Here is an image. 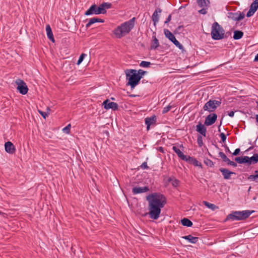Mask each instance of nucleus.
I'll return each mask as SVG.
<instances>
[{
  "mask_svg": "<svg viewBox=\"0 0 258 258\" xmlns=\"http://www.w3.org/2000/svg\"><path fill=\"white\" fill-rule=\"evenodd\" d=\"M39 112L43 116V117L45 119L48 116V113H46L45 112H43L42 111H39Z\"/></svg>",
  "mask_w": 258,
  "mask_h": 258,
  "instance_id": "8fccbe9b",
  "label": "nucleus"
},
{
  "mask_svg": "<svg viewBox=\"0 0 258 258\" xmlns=\"http://www.w3.org/2000/svg\"><path fill=\"white\" fill-rule=\"evenodd\" d=\"M220 125H221V124L219 125V127H218V132H220Z\"/></svg>",
  "mask_w": 258,
  "mask_h": 258,
  "instance_id": "e2e57ef3",
  "label": "nucleus"
},
{
  "mask_svg": "<svg viewBox=\"0 0 258 258\" xmlns=\"http://www.w3.org/2000/svg\"><path fill=\"white\" fill-rule=\"evenodd\" d=\"M151 64L150 62L146 61H142L140 64V66L144 68H147L150 66Z\"/></svg>",
  "mask_w": 258,
  "mask_h": 258,
  "instance_id": "58836bf2",
  "label": "nucleus"
},
{
  "mask_svg": "<svg viewBox=\"0 0 258 258\" xmlns=\"http://www.w3.org/2000/svg\"><path fill=\"white\" fill-rule=\"evenodd\" d=\"M149 190V188L148 186L144 187H138L136 186L133 188L132 192L133 194L136 195L138 194L143 193L147 192Z\"/></svg>",
  "mask_w": 258,
  "mask_h": 258,
  "instance_id": "2eb2a0df",
  "label": "nucleus"
},
{
  "mask_svg": "<svg viewBox=\"0 0 258 258\" xmlns=\"http://www.w3.org/2000/svg\"><path fill=\"white\" fill-rule=\"evenodd\" d=\"M185 161L188 162L189 163L194 165L195 166H199L202 167V164L200 163L196 158L190 157L187 156L186 160Z\"/></svg>",
  "mask_w": 258,
  "mask_h": 258,
  "instance_id": "f3484780",
  "label": "nucleus"
},
{
  "mask_svg": "<svg viewBox=\"0 0 258 258\" xmlns=\"http://www.w3.org/2000/svg\"><path fill=\"white\" fill-rule=\"evenodd\" d=\"M103 105L105 109H112L115 111L118 109V105L116 103L110 102L108 99L104 100L103 102Z\"/></svg>",
  "mask_w": 258,
  "mask_h": 258,
  "instance_id": "9d476101",
  "label": "nucleus"
},
{
  "mask_svg": "<svg viewBox=\"0 0 258 258\" xmlns=\"http://www.w3.org/2000/svg\"><path fill=\"white\" fill-rule=\"evenodd\" d=\"M196 131L204 137L206 136L207 128L204 124L199 122L196 126Z\"/></svg>",
  "mask_w": 258,
  "mask_h": 258,
  "instance_id": "f8f14e48",
  "label": "nucleus"
},
{
  "mask_svg": "<svg viewBox=\"0 0 258 258\" xmlns=\"http://www.w3.org/2000/svg\"><path fill=\"white\" fill-rule=\"evenodd\" d=\"M253 212H254L253 211L249 210L233 211L227 216L224 221L226 222L229 220L239 221L245 220Z\"/></svg>",
  "mask_w": 258,
  "mask_h": 258,
  "instance_id": "7ed1b4c3",
  "label": "nucleus"
},
{
  "mask_svg": "<svg viewBox=\"0 0 258 258\" xmlns=\"http://www.w3.org/2000/svg\"><path fill=\"white\" fill-rule=\"evenodd\" d=\"M204 163L208 166L213 167L214 166V163L212 160L208 158H206L204 160Z\"/></svg>",
  "mask_w": 258,
  "mask_h": 258,
  "instance_id": "e433bc0d",
  "label": "nucleus"
},
{
  "mask_svg": "<svg viewBox=\"0 0 258 258\" xmlns=\"http://www.w3.org/2000/svg\"><path fill=\"white\" fill-rule=\"evenodd\" d=\"M256 103L257 107H258V101H256Z\"/></svg>",
  "mask_w": 258,
  "mask_h": 258,
  "instance_id": "0e129e2a",
  "label": "nucleus"
},
{
  "mask_svg": "<svg viewBox=\"0 0 258 258\" xmlns=\"http://www.w3.org/2000/svg\"><path fill=\"white\" fill-rule=\"evenodd\" d=\"M182 238L193 244L196 243L199 239V237L192 236L191 235L184 236Z\"/></svg>",
  "mask_w": 258,
  "mask_h": 258,
  "instance_id": "412c9836",
  "label": "nucleus"
},
{
  "mask_svg": "<svg viewBox=\"0 0 258 258\" xmlns=\"http://www.w3.org/2000/svg\"><path fill=\"white\" fill-rule=\"evenodd\" d=\"M157 120V118L155 115H153L151 117H148L145 118V123L147 125V130H149L150 126L152 124H154L156 123Z\"/></svg>",
  "mask_w": 258,
  "mask_h": 258,
  "instance_id": "ddd939ff",
  "label": "nucleus"
},
{
  "mask_svg": "<svg viewBox=\"0 0 258 258\" xmlns=\"http://www.w3.org/2000/svg\"><path fill=\"white\" fill-rule=\"evenodd\" d=\"M255 119H256V122L258 123V114H256L255 115Z\"/></svg>",
  "mask_w": 258,
  "mask_h": 258,
  "instance_id": "4d7b16f0",
  "label": "nucleus"
},
{
  "mask_svg": "<svg viewBox=\"0 0 258 258\" xmlns=\"http://www.w3.org/2000/svg\"><path fill=\"white\" fill-rule=\"evenodd\" d=\"M248 156L237 157L235 158V161L239 164L247 163Z\"/></svg>",
  "mask_w": 258,
  "mask_h": 258,
  "instance_id": "393cba45",
  "label": "nucleus"
},
{
  "mask_svg": "<svg viewBox=\"0 0 258 258\" xmlns=\"http://www.w3.org/2000/svg\"><path fill=\"white\" fill-rule=\"evenodd\" d=\"M255 12L254 11H253L252 10H251V9H249V10H248V11L247 12V14H246V17H250L251 16H252L254 13Z\"/></svg>",
  "mask_w": 258,
  "mask_h": 258,
  "instance_id": "49530a36",
  "label": "nucleus"
},
{
  "mask_svg": "<svg viewBox=\"0 0 258 258\" xmlns=\"http://www.w3.org/2000/svg\"><path fill=\"white\" fill-rule=\"evenodd\" d=\"M159 45V41L156 36H153V40L151 45V49H156Z\"/></svg>",
  "mask_w": 258,
  "mask_h": 258,
  "instance_id": "c85d7f7f",
  "label": "nucleus"
},
{
  "mask_svg": "<svg viewBox=\"0 0 258 258\" xmlns=\"http://www.w3.org/2000/svg\"><path fill=\"white\" fill-rule=\"evenodd\" d=\"M247 179L250 181H255L258 183V170L254 171V174L250 175Z\"/></svg>",
  "mask_w": 258,
  "mask_h": 258,
  "instance_id": "cd10ccee",
  "label": "nucleus"
},
{
  "mask_svg": "<svg viewBox=\"0 0 258 258\" xmlns=\"http://www.w3.org/2000/svg\"><path fill=\"white\" fill-rule=\"evenodd\" d=\"M207 9H208V7L203 8L201 10H199L198 11V12L200 14L205 15L207 13Z\"/></svg>",
  "mask_w": 258,
  "mask_h": 258,
  "instance_id": "c03bdc74",
  "label": "nucleus"
},
{
  "mask_svg": "<svg viewBox=\"0 0 258 258\" xmlns=\"http://www.w3.org/2000/svg\"><path fill=\"white\" fill-rule=\"evenodd\" d=\"M237 13L238 21H240L244 18L245 14L243 12H238Z\"/></svg>",
  "mask_w": 258,
  "mask_h": 258,
  "instance_id": "a19ab883",
  "label": "nucleus"
},
{
  "mask_svg": "<svg viewBox=\"0 0 258 258\" xmlns=\"http://www.w3.org/2000/svg\"><path fill=\"white\" fill-rule=\"evenodd\" d=\"M258 162V154H254L252 157H249L247 163L249 165L254 164Z\"/></svg>",
  "mask_w": 258,
  "mask_h": 258,
  "instance_id": "b1692460",
  "label": "nucleus"
},
{
  "mask_svg": "<svg viewBox=\"0 0 258 258\" xmlns=\"http://www.w3.org/2000/svg\"><path fill=\"white\" fill-rule=\"evenodd\" d=\"M224 32L223 28L217 22L212 24L211 35L213 40H219L227 38V33L225 34Z\"/></svg>",
  "mask_w": 258,
  "mask_h": 258,
  "instance_id": "20e7f679",
  "label": "nucleus"
},
{
  "mask_svg": "<svg viewBox=\"0 0 258 258\" xmlns=\"http://www.w3.org/2000/svg\"><path fill=\"white\" fill-rule=\"evenodd\" d=\"M227 164L228 165H231L233 167H236L237 166V164L236 163H235L233 161H231L230 160H229L228 161V162L227 163Z\"/></svg>",
  "mask_w": 258,
  "mask_h": 258,
  "instance_id": "de8ad7c7",
  "label": "nucleus"
},
{
  "mask_svg": "<svg viewBox=\"0 0 258 258\" xmlns=\"http://www.w3.org/2000/svg\"><path fill=\"white\" fill-rule=\"evenodd\" d=\"M182 27H183V26H178V28H177V30H180V29H181V28H182Z\"/></svg>",
  "mask_w": 258,
  "mask_h": 258,
  "instance_id": "bf43d9fd",
  "label": "nucleus"
},
{
  "mask_svg": "<svg viewBox=\"0 0 258 258\" xmlns=\"http://www.w3.org/2000/svg\"><path fill=\"white\" fill-rule=\"evenodd\" d=\"M126 79L128 80L127 86H130L131 89H134L139 83V77L136 74V70L130 69L125 71Z\"/></svg>",
  "mask_w": 258,
  "mask_h": 258,
  "instance_id": "39448f33",
  "label": "nucleus"
},
{
  "mask_svg": "<svg viewBox=\"0 0 258 258\" xmlns=\"http://www.w3.org/2000/svg\"><path fill=\"white\" fill-rule=\"evenodd\" d=\"M249 9L255 12L258 9V0H254L250 5Z\"/></svg>",
  "mask_w": 258,
  "mask_h": 258,
  "instance_id": "473e14b6",
  "label": "nucleus"
},
{
  "mask_svg": "<svg viewBox=\"0 0 258 258\" xmlns=\"http://www.w3.org/2000/svg\"><path fill=\"white\" fill-rule=\"evenodd\" d=\"M198 6L201 8L208 7L210 3L209 0H196Z\"/></svg>",
  "mask_w": 258,
  "mask_h": 258,
  "instance_id": "5701e85b",
  "label": "nucleus"
},
{
  "mask_svg": "<svg viewBox=\"0 0 258 258\" xmlns=\"http://www.w3.org/2000/svg\"><path fill=\"white\" fill-rule=\"evenodd\" d=\"M220 137L221 139V142L222 143H224L226 141V136L224 134V133H221L220 134Z\"/></svg>",
  "mask_w": 258,
  "mask_h": 258,
  "instance_id": "a18cd8bd",
  "label": "nucleus"
},
{
  "mask_svg": "<svg viewBox=\"0 0 258 258\" xmlns=\"http://www.w3.org/2000/svg\"><path fill=\"white\" fill-rule=\"evenodd\" d=\"M225 149H226V151L230 153H231V152H230L229 148L228 147V146H226L225 147Z\"/></svg>",
  "mask_w": 258,
  "mask_h": 258,
  "instance_id": "6e6d98bb",
  "label": "nucleus"
},
{
  "mask_svg": "<svg viewBox=\"0 0 258 258\" xmlns=\"http://www.w3.org/2000/svg\"><path fill=\"white\" fill-rule=\"evenodd\" d=\"M147 73V72L146 71H144L143 70H141V69H140L138 71L136 70V74L137 75V76L138 77H139V79L140 80L142 78L143 76L145 75Z\"/></svg>",
  "mask_w": 258,
  "mask_h": 258,
  "instance_id": "72a5a7b5",
  "label": "nucleus"
},
{
  "mask_svg": "<svg viewBox=\"0 0 258 258\" xmlns=\"http://www.w3.org/2000/svg\"><path fill=\"white\" fill-rule=\"evenodd\" d=\"M171 107L172 106L170 105H168V106L164 107L162 112V114H165L168 112L171 109Z\"/></svg>",
  "mask_w": 258,
  "mask_h": 258,
  "instance_id": "79ce46f5",
  "label": "nucleus"
},
{
  "mask_svg": "<svg viewBox=\"0 0 258 258\" xmlns=\"http://www.w3.org/2000/svg\"><path fill=\"white\" fill-rule=\"evenodd\" d=\"M172 150L174 151L175 153H176L178 157L181 158L183 160H186L187 156L183 154V153L176 146H173L172 147Z\"/></svg>",
  "mask_w": 258,
  "mask_h": 258,
  "instance_id": "aec40b11",
  "label": "nucleus"
},
{
  "mask_svg": "<svg viewBox=\"0 0 258 258\" xmlns=\"http://www.w3.org/2000/svg\"><path fill=\"white\" fill-rule=\"evenodd\" d=\"M253 148V146H251V147H250L248 149V151H250L251 150H252V149Z\"/></svg>",
  "mask_w": 258,
  "mask_h": 258,
  "instance_id": "052dcab7",
  "label": "nucleus"
},
{
  "mask_svg": "<svg viewBox=\"0 0 258 258\" xmlns=\"http://www.w3.org/2000/svg\"><path fill=\"white\" fill-rule=\"evenodd\" d=\"M217 118V115L216 113H211L206 117L204 124L207 126L211 125L215 122Z\"/></svg>",
  "mask_w": 258,
  "mask_h": 258,
  "instance_id": "9b49d317",
  "label": "nucleus"
},
{
  "mask_svg": "<svg viewBox=\"0 0 258 258\" xmlns=\"http://www.w3.org/2000/svg\"><path fill=\"white\" fill-rule=\"evenodd\" d=\"M5 148L6 152L8 153L13 154L15 152V147L13 144L10 141H8L5 143Z\"/></svg>",
  "mask_w": 258,
  "mask_h": 258,
  "instance_id": "4468645a",
  "label": "nucleus"
},
{
  "mask_svg": "<svg viewBox=\"0 0 258 258\" xmlns=\"http://www.w3.org/2000/svg\"><path fill=\"white\" fill-rule=\"evenodd\" d=\"M111 99L112 100H114V98H111Z\"/></svg>",
  "mask_w": 258,
  "mask_h": 258,
  "instance_id": "69168bd1",
  "label": "nucleus"
},
{
  "mask_svg": "<svg viewBox=\"0 0 258 258\" xmlns=\"http://www.w3.org/2000/svg\"><path fill=\"white\" fill-rule=\"evenodd\" d=\"M71 125L70 124H68L65 127H64L62 129V131L63 132L66 133V134H69L70 132Z\"/></svg>",
  "mask_w": 258,
  "mask_h": 258,
  "instance_id": "37998d69",
  "label": "nucleus"
},
{
  "mask_svg": "<svg viewBox=\"0 0 258 258\" xmlns=\"http://www.w3.org/2000/svg\"><path fill=\"white\" fill-rule=\"evenodd\" d=\"M141 167L143 169L149 168V167L147 165V163L146 162H144V163H142V164L141 165Z\"/></svg>",
  "mask_w": 258,
  "mask_h": 258,
  "instance_id": "09e8293b",
  "label": "nucleus"
},
{
  "mask_svg": "<svg viewBox=\"0 0 258 258\" xmlns=\"http://www.w3.org/2000/svg\"><path fill=\"white\" fill-rule=\"evenodd\" d=\"M104 22V20L103 19H100V18H92L91 19H90L88 22L86 24V28H89L90 27L92 24L96 23V22H99V23H103Z\"/></svg>",
  "mask_w": 258,
  "mask_h": 258,
  "instance_id": "a211bd4d",
  "label": "nucleus"
},
{
  "mask_svg": "<svg viewBox=\"0 0 258 258\" xmlns=\"http://www.w3.org/2000/svg\"><path fill=\"white\" fill-rule=\"evenodd\" d=\"M219 156L223 159V162L226 163H227L230 160L227 157L225 154L222 152H220L219 153Z\"/></svg>",
  "mask_w": 258,
  "mask_h": 258,
  "instance_id": "f704fd0d",
  "label": "nucleus"
},
{
  "mask_svg": "<svg viewBox=\"0 0 258 258\" xmlns=\"http://www.w3.org/2000/svg\"><path fill=\"white\" fill-rule=\"evenodd\" d=\"M46 31L47 33V36L48 38L52 42H54V38L51 30V27L49 25H47L46 26Z\"/></svg>",
  "mask_w": 258,
  "mask_h": 258,
  "instance_id": "4be33fe9",
  "label": "nucleus"
},
{
  "mask_svg": "<svg viewBox=\"0 0 258 258\" xmlns=\"http://www.w3.org/2000/svg\"><path fill=\"white\" fill-rule=\"evenodd\" d=\"M87 55L85 53H82L81 54V55L80 56L79 58V59L77 62V65H79L80 64H81V63L83 61V60H84V57L86 56Z\"/></svg>",
  "mask_w": 258,
  "mask_h": 258,
  "instance_id": "ea45409f",
  "label": "nucleus"
},
{
  "mask_svg": "<svg viewBox=\"0 0 258 258\" xmlns=\"http://www.w3.org/2000/svg\"><path fill=\"white\" fill-rule=\"evenodd\" d=\"M168 182H171L172 185L176 187L178 186L179 183V180L175 178L174 177H170L168 179Z\"/></svg>",
  "mask_w": 258,
  "mask_h": 258,
  "instance_id": "a878e982",
  "label": "nucleus"
},
{
  "mask_svg": "<svg viewBox=\"0 0 258 258\" xmlns=\"http://www.w3.org/2000/svg\"><path fill=\"white\" fill-rule=\"evenodd\" d=\"M15 83L18 85L17 89L21 94L25 95L27 93L28 91V88L26 85V84L24 81L21 79H17L15 81Z\"/></svg>",
  "mask_w": 258,
  "mask_h": 258,
  "instance_id": "1a4fd4ad",
  "label": "nucleus"
},
{
  "mask_svg": "<svg viewBox=\"0 0 258 258\" xmlns=\"http://www.w3.org/2000/svg\"><path fill=\"white\" fill-rule=\"evenodd\" d=\"M159 151L162 152H163V149L162 147H160V149H159Z\"/></svg>",
  "mask_w": 258,
  "mask_h": 258,
  "instance_id": "680f3d73",
  "label": "nucleus"
},
{
  "mask_svg": "<svg viewBox=\"0 0 258 258\" xmlns=\"http://www.w3.org/2000/svg\"><path fill=\"white\" fill-rule=\"evenodd\" d=\"M147 82H148V81H146V80H145V79H144V80H143L142 81V83L143 84L146 83H147Z\"/></svg>",
  "mask_w": 258,
  "mask_h": 258,
  "instance_id": "13d9d810",
  "label": "nucleus"
},
{
  "mask_svg": "<svg viewBox=\"0 0 258 258\" xmlns=\"http://www.w3.org/2000/svg\"><path fill=\"white\" fill-rule=\"evenodd\" d=\"M181 223L184 226L191 227L192 222L187 218H184L181 220Z\"/></svg>",
  "mask_w": 258,
  "mask_h": 258,
  "instance_id": "bb28decb",
  "label": "nucleus"
},
{
  "mask_svg": "<svg viewBox=\"0 0 258 258\" xmlns=\"http://www.w3.org/2000/svg\"><path fill=\"white\" fill-rule=\"evenodd\" d=\"M203 203L208 208L214 211L218 209V207L213 204L210 203L207 201H204Z\"/></svg>",
  "mask_w": 258,
  "mask_h": 258,
  "instance_id": "2f4dec72",
  "label": "nucleus"
},
{
  "mask_svg": "<svg viewBox=\"0 0 258 258\" xmlns=\"http://www.w3.org/2000/svg\"><path fill=\"white\" fill-rule=\"evenodd\" d=\"M254 61H258V53L255 56V58L254 59Z\"/></svg>",
  "mask_w": 258,
  "mask_h": 258,
  "instance_id": "5fc2aeb1",
  "label": "nucleus"
},
{
  "mask_svg": "<svg viewBox=\"0 0 258 258\" xmlns=\"http://www.w3.org/2000/svg\"><path fill=\"white\" fill-rule=\"evenodd\" d=\"M100 14H104L100 5L99 7H97L95 4H94L85 12V15L89 16L93 14L99 15Z\"/></svg>",
  "mask_w": 258,
  "mask_h": 258,
  "instance_id": "6e6552de",
  "label": "nucleus"
},
{
  "mask_svg": "<svg viewBox=\"0 0 258 258\" xmlns=\"http://www.w3.org/2000/svg\"><path fill=\"white\" fill-rule=\"evenodd\" d=\"M148 202V214L151 219L157 220L160 216L161 208H163L166 204L165 197L159 192H154L149 194L146 197Z\"/></svg>",
  "mask_w": 258,
  "mask_h": 258,
  "instance_id": "f257e3e1",
  "label": "nucleus"
},
{
  "mask_svg": "<svg viewBox=\"0 0 258 258\" xmlns=\"http://www.w3.org/2000/svg\"><path fill=\"white\" fill-rule=\"evenodd\" d=\"M229 17L233 20L238 21L237 13H229Z\"/></svg>",
  "mask_w": 258,
  "mask_h": 258,
  "instance_id": "c9c22d12",
  "label": "nucleus"
},
{
  "mask_svg": "<svg viewBox=\"0 0 258 258\" xmlns=\"http://www.w3.org/2000/svg\"><path fill=\"white\" fill-rule=\"evenodd\" d=\"M243 33L239 30H236L234 32L233 39L234 40H238L242 37Z\"/></svg>",
  "mask_w": 258,
  "mask_h": 258,
  "instance_id": "c756f323",
  "label": "nucleus"
},
{
  "mask_svg": "<svg viewBox=\"0 0 258 258\" xmlns=\"http://www.w3.org/2000/svg\"><path fill=\"white\" fill-rule=\"evenodd\" d=\"M100 6L104 14L106 13V9H110L112 7V4L109 3H103Z\"/></svg>",
  "mask_w": 258,
  "mask_h": 258,
  "instance_id": "7c9ffc66",
  "label": "nucleus"
},
{
  "mask_svg": "<svg viewBox=\"0 0 258 258\" xmlns=\"http://www.w3.org/2000/svg\"><path fill=\"white\" fill-rule=\"evenodd\" d=\"M164 32L165 36L168 38L177 47L181 50L182 51L184 50L183 45L177 41L174 35L168 29H164Z\"/></svg>",
  "mask_w": 258,
  "mask_h": 258,
  "instance_id": "0eeeda50",
  "label": "nucleus"
},
{
  "mask_svg": "<svg viewBox=\"0 0 258 258\" xmlns=\"http://www.w3.org/2000/svg\"><path fill=\"white\" fill-rule=\"evenodd\" d=\"M161 12H162V10L161 9L157 8L155 10V11H154V12L153 13V14L152 15V20L154 22V25L155 26H156V23L159 21L158 13H161Z\"/></svg>",
  "mask_w": 258,
  "mask_h": 258,
  "instance_id": "6ab92c4d",
  "label": "nucleus"
},
{
  "mask_svg": "<svg viewBox=\"0 0 258 258\" xmlns=\"http://www.w3.org/2000/svg\"><path fill=\"white\" fill-rule=\"evenodd\" d=\"M221 104V102L220 101L210 100L205 104L203 109L209 112H213L218 106H220Z\"/></svg>",
  "mask_w": 258,
  "mask_h": 258,
  "instance_id": "423d86ee",
  "label": "nucleus"
},
{
  "mask_svg": "<svg viewBox=\"0 0 258 258\" xmlns=\"http://www.w3.org/2000/svg\"><path fill=\"white\" fill-rule=\"evenodd\" d=\"M228 115L230 117H233L234 115V111H230L229 112H228Z\"/></svg>",
  "mask_w": 258,
  "mask_h": 258,
  "instance_id": "864d4df0",
  "label": "nucleus"
},
{
  "mask_svg": "<svg viewBox=\"0 0 258 258\" xmlns=\"http://www.w3.org/2000/svg\"><path fill=\"white\" fill-rule=\"evenodd\" d=\"M240 152V150L239 148L236 149L234 152L232 153L233 155L237 156L238 155Z\"/></svg>",
  "mask_w": 258,
  "mask_h": 258,
  "instance_id": "3c124183",
  "label": "nucleus"
},
{
  "mask_svg": "<svg viewBox=\"0 0 258 258\" xmlns=\"http://www.w3.org/2000/svg\"><path fill=\"white\" fill-rule=\"evenodd\" d=\"M171 20V15H169L167 18L166 19V21H165L164 23L165 24H167Z\"/></svg>",
  "mask_w": 258,
  "mask_h": 258,
  "instance_id": "603ef678",
  "label": "nucleus"
},
{
  "mask_svg": "<svg viewBox=\"0 0 258 258\" xmlns=\"http://www.w3.org/2000/svg\"><path fill=\"white\" fill-rule=\"evenodd\" d=\"M197 143L200 147H202L203 145V138L201 135L198 136Z\"/></svg>",
  "mask_w": 258,
  "mask_h": 258,
  "instance_id": "4c0bfd02",
  "label": "nucleus"
},
{
  "mask_svg": "<svg viewBox=\"0 0 258 258\" xmlns=\"http://www.w3.org/2000/svg\"><path fill=\"white\" fill-rule=\"evenodd\" d=\"M135 19L134 17L117 26L113 31L115 37L121 38L128 34L135 26Z\"/></svg>",
  "mask_w": 258,
  "mask_h": 258,
  "instance_id": "f03ea898",
  "label": "nucleus"
},
{
  "mask_svg": "<svg viewBox=\"0 0 258 258\" xmlns=\"http://www.w3.org/2000/svg\"><path fill=\"white\" fill-rule=\"evenodd\" d=\"M219 170L222 173L223 177L225 179H229L230 178V176L232 174H235V173L233 172L229 171L228 169L223 168H221Z\"/></svg>",
  "mask_w": 258,
  "mask_h": 258,
  "instance_id": "dca6fc26",
  "label": "nucleus"
}]
</instances>
